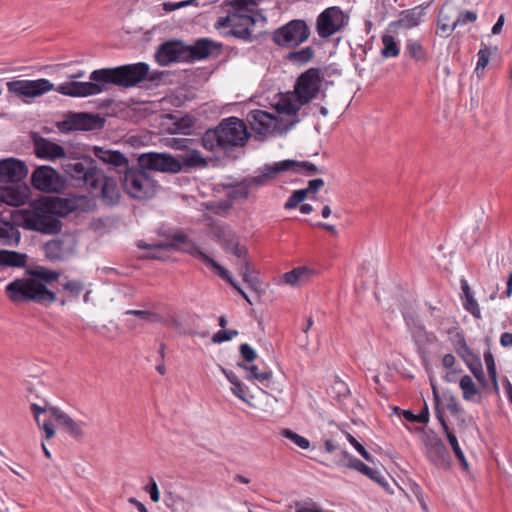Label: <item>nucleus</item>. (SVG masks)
Here are the masks:
<instances>
[{"instance_id":"nucleus-1","label":"nucleus","mask_w":512,"mask_h":512,"mask_svg":"<svg viewBox=\"0 0 512 512\" xmlns=\"http://www.w3.org/2000/svg\"><path fill=\"white\" fill-rule=\"evenodd\" d=\"M149 65L144 62L122 65L113 68L94 70L89 81H68L59 84L55 91L70 97H88L108 90L109 85L130 88L146 79Z\"/></svg>"},{"instance_id":"nucleus-2","label":"nucleus","mask_w":512,"mask_h":512,"mask_svg":"<svg viewBox=\"0 0 512 512\" xmlns=\"http://www.w3.org/2000/svg\"><path fill=\"white\" fill-rule=\"evenodd\" d=\"M62 169L74 185L84 186L91 192L99 191L105 205L113 206L119 202L121 194L117 179L98 168L93 158L66 159L62 163Z\"/></svg>"},{"instance_id":"nucleus-3","label":"nucleus","mask_w":512,"mask_h":512,"mask_svg":"<svg viewBox=\"0 0 512 512\" xmlns=\"http://www.w3.org/2000/svg\"><path fill=\"white\" fill-rule=\"evenodd\" d=\"M28 174L26 164L16 158L0 160V183L11 184L0 186V201L10 206H21L27 202L30 189L19 184Z\"/></svg>"},{"instance_id":"nucleus-4","label":"nucleus","mask_w":512,"mask_h":512,"mask_svg":"<svg viewBox=\"0 0 512 512\" xmlns=\"http://www.w3.org/2000/svg\"><path fill=\"white\" fill-rule=\"evenodd\" d=\"M138 165L144 171L153 170L179 173L198 167H205L207 161L202 155H198L195 152H190L189 156L180 158H174L173 155L167 153L149 152L143 153L138 157Z\"/></svg>"},{"instance_id":"nucleus-5","label":"nucleus","mask_w":512,"mask_h":512,"mask_svg":"<svg viewBox=\"0 0 512 512\" xmlns=\"http://www.w3.org/2000/svg\"><path fill=\"white\" fill-rule=\"evenodd\" d=\"M290 162H275L265 164L258 169L256 176H247L240 181L225 186L227 197L231 200L247 199L251 191L264 186L270 179L281 170L287 168Z\"/></svg>"},{"instance_id":"nucleus-6","label":"nucleus","mask_w":512,"mask_h":512,"mask_svg":"<svg viewBox=\"0 0 512 512\" xmlns=\"http://www.w3.org/2000/svg\"><path fill=\"white\" fill-rule=\"evenodd\" d=\"M122 185L126 193L137 200L152 198L157 189V183L142 168H128L124 172Z\"/></svg>"},{"instance_id":"nucleus-7","label":"nucleus","mask_w":512,"mask_h":512,"mask_svg":"<svg viewBox=\"0 0 512 512\" xmlns=\"http://www.w3.org/2000/svg\"><path fill=\"white\" fill-rule=\"evenodd\" d=\"M309 36L307 23L302 19H293L273 31L272 41L278 47L294 49L306 42Z\"/></svg>"},{"instance_id":"nucleus-8","label":"nucleus","mask_w":512,"mask_h":512,"mask_svg":"<svg viewBox=\"0 0 512 512\" xmlns=\"http://www.w3.org/2000/svg\"><path fill=\"white\" fill-rule=\"evenodd\" d=\"M421 431V443L423 453L430 464L438 469L449 470L452 466V458L442 439L433 431Z\"/></svg>"},{"instance_id":"nucleus-9","label":"nucleus","mask_w":512,"mask_h":512,"mask_svg":"<svg viewBox=\"0 0 512 512\" xmlns=\"http://www.w3.org/2000/svg\"><path fill=\"white\" fill-rule=\"evenodd\" d=\"M323 76L320 68H309L297 77L292 95L300 104L310 103L320 92Z\"/></svg>"},{"instance_id":"nucleus-10","label":"nucleus","mask_w":512,"mask_h":512,"mask_svg":"<svg viewBox=\"0 0 512 512\" xmlns=\"http://www.w3.org/2000/svg\"><path fill=\"white\" fill-rule=\"evenodd\" d=\"M217 128L220 133L223 150L242 147L250 138L245 122L237 117L222 119Z\"/></svg>"},{"instance_id":"nucleus-11","label":"nucleus","mask_w":512,"mask_h":512,"mask_svg":"<svg viewBox=\"0 0 512 512\" xmlns=\"http://www.w3.org/2000/svg\"><path fill=\"white\" fill-rule=\"evenodd\" d=\"M345 24V15L340 7L326 8L317 18L316 29L318 35L325 39L338 32Z\"/></svg>"},{"instance_id":"nucleus-12","label":"nucleus","mask_w":512,"mask_h":512,"mask_svg":"<svg viewBox=\"0 0 512 512\" xmlns=\"http://www.w3.org/2000/svg\"><path fill=\"white\" fill-rule=\"evenodd\" d=\"M34 189L48 193H59L64 189V181L51 166H39L34 169Z\"/></svg>"},{"instance_id":"nucleus-13","label":"nucleus","mask_w":512,"mask_h":512,"mask_svg":"<svg viewBox=\"0 0 512 512\" xmlns=\"http://www.w3.org/2000/svg\"><path fill=\"white\" fill-rule=\"evenodd\" d=\"M105 125V119L98 114L86 112H70L63 122L67 130L92 131L102 129Z\"/></svg>"},{"instance_id":"nucleus-14","label":"nucleus","mask_w":512,"mask_h":512,"mask_svg":"<svg viewBox=\"0 0 512 512\" xmlns=\"http://www.w3.org/2000/svg\"><path fill=\"white\" fill-rule=\"evenodd\" d=\"M155 57L161 66H167L172 62H187L186 45L178 40L166 41L159 46Z\"/></svg>"},{"instance_id":"nucleus-15","label":"nucleus","mask_w":512,"mask_h":512,"mask_svg":"<svg viewBox=\"0 0 512 512\" xmlns=\"http://www.w3.org/2000/svg\"><path fill=\"white\" fill-rule=\"evenodd\" d=\"M304 105L305 104H300L297 97H294L293 95L283 98L277 103L276 110L282 117V121L285 122L286 130L294 127L304 116H306V113H303L302 116H300L301 108Z\"/></svg>"},{"instance_id":"nucleus-16","label":"nucleus","mask_w":512,"mask_h":512,"mask_svg":"<svg viewBox=\"0 0 512 512\" xmlns=\"http://www.w3.org/2000/svg\"><path fill=\"white\" fill-rule=\"evenodd\" d=\"M62 223L54 214H50L49 210L40 206L34 200V231L43 234H55L60 232Z\"/></svg>"},{"instance_id":"nucleus-17","label":"nucleus","mask_w":512,"mask_h":512,"mask_svg":"<svg viewBox=\"0 0 512 512\" xmlns=\"http://www.w3.org/2000/svg\"><path fill=\"white\" fill-rule=\"evenodd\" d=\"M34 156L53 162L58 159H66V151L61 145L34 133Z\"/></svg>"},{"instance_id":"nucleus-18","label":"nucleus","mask_w":512,"mask_h":512,"mask_svg":"<svg viewBox=\"0 0 512 512\" xmlns=\"http://www.w3.org/2000/svg\"><path fill=\"white\" fill-rule=\"evenodd\" d=\"M53 410H60L52 406L50 402L43 400V403H34V420L37 426L44 433L45 439H50L55 435V428L52 419L56 420V413Z\"/></svg>"},{"instance_id":"nucleus-19","label":"nucleus","mask_w":512,"mask_h":512,"mask_svg":"<svg viewBox=\"0 0 512 512\" xmlns=\"http://www.w3.org/2000/svg\"><path fill=\"white\" fill-rule=\"evenodd\" d=\"M26 272L28 277L16 279L5 288L7 296L15 304L32 301V269L28 268Z\"/></svg>"},{"instance_id":"nucleus-20","label":"nucleus","mask_w":512,"mask_h":512,"mask_svg":"<svg viewBox=\"0 0 512 512\" xmlns=\"http://www.w3.org/2000/svg\"><path fill=\"white\" fill-rule=\"evenodd\" d=\"M190 253L193 257L203 262V264H205L206 267L215 271L221 279L228 282L246 301L250 303L248 295L241 289L239 284L234 281V279L232 278L227 269L222 267L213 258L204 253L199 247H193Z\"/></svg>"},{"instance_id":"nucleus-21","label":"nucleus","mask_w":512,"mask_h":512,"mask_svg":"<svg viewBox=\"0 0 512 512\" xmlns=\"http://www.w3.org/2000/svg\"><path fill=\"white\" fill-rule=\"evenodd\" d=\"M215 234L220 245L226 252L232 253L237 258L247 256V248L239 245L237 235L228 226H217Z\"/></svg>"},{"instance_id":"nucleus-22","label":"nucleus","mask_w":512,"mask_h":512,"mask_svg":"<svg viewBox=\"0 0 512 512\" xmlns=\"http://www.w3.org/2000/svg\"><path fill=\"white\" fill-rule=\"evenodd\" d=\"M247 121L256 134L267 135L276 127L277 118L271 113L255 109L248 113Z\"/></svg>"},{"instance_id":"nucleus-23","label":"nucleus","mask_w":512,"mask_h":512,"mask_svg":"<svg viewBox=\"0 0 512 512\" xmlns=\"http://www.w3.org/2000/svg\"><path fill=\"white\" fill-rule=\"evenodd\" d=\"M222 45L207 38L198 39L193 45H186L187 62L201 60L213 53H220Z\"/></svg>"},{"instance_id":"nucleus-24","label":"nucleus","mask_w":512,"mask_h":512,"mask_svg":"<svg viewBox=\"0 0 512 512\" xmlns=\"http://www.w3.org/2000/svg\"><path fill=\"white\" fill-rule=\"evenodd\" d=\"M426 15V7L419 5L411 9H406L400 12L399 18L390 23V27L394 29H412L421 24Z\"/></svg>"},{"instance_id":"nucleus-25","label":"nucleus","mask_w":512,"mask_h":512,"mask_svg":"<svg viewBox=\"0 0 512 512\" xmlns=\"http://www.w3.org/2000/svg\"><path fill=\"white\" fill-rule=\"evenodd\" d=\"M40 206L49 210L50 214L56 217H65L73 212L76 208V202L68 198L47 197L43 201L36 200Z\"/></svg>"},{"instance_id":"nucleus-26","label":"nucleus","mask_w":512,"mask_h":512,"mask_svg":"<svg viewBox=\"0 0 512 512\" xmlns=\"http://www.w3.org/2000/svg\"><path fill=\"white\" fill-rule=\"evenodd\" d=\"M256 23L254 17L248 13H234L233 25L230 34L238 39L250 41L252 33L250 28Z\"/></svg>"},{"instance_id":"nucleus-27","label":"nucleus","mask_w":512,"mask_h":512,"mask_svg":"<svg viewBox=\"0 0 512 512\" xmlns=\"http://www.w3.org/2000/svg\"><path fill=\"white\" fill-rule=\"evenodd\" d=\"M94 155L102 162L119 169V171L125 172L129 168L128 159L120 151L105 150L96 146L94 147Z\"/></svg>"},{"instance_id":"nucleus-28","label":"nucleus","mask_w":512,"mask_h":512,"mask_svg":"<svg viewBox=\"0 0 512 512\" xmlns=\"http://www.w3.org/2000/svg\"><path fill=\"white\" fill-rule=\"evenodd\" d=\"M53 412L56 413V421L62 426L66 433L77 441H80L83 438V422L75 421L62 410H53Z\"/></svg>"},{"instance_id":"nucleus-29","label":"nucleus","mask_w":512,"mask_h":512,"mask_svg":"<svg viewBox=\"0 0 512 512\" xmlns=\"http://www.w3.org/2000/svg\"><path fill=\"white\" fill-rule=\"evenodd\" d=\"M67 242H73V239L70 236H65L45 243L44 251L46 257L50 260L64 259L69 250V248L66 247Z\"/></svg>"},{"instance_id":"nucleus-30","label":"nucleus","mask_w":512,"mask_h":512,"mask_svg":"<svg viewBox=\"0 0 512 512\" xmlns=\"http://www.w3.org/2000/svg\"><path fill=\"white\" fill-rule=\"evenodd\" d=\"M20 240L18 229L9 221L0 219V245L16 246Z\"/></svg>"},{"instance_id":"nucleus-31","label":"nucleus","mask_w":512,"mask_h":512,"mask_svg":"<svg viewBox=\"0 0 512 512\" xmlns=\"http://www.w3.org/2000/svg\"><path fill=\"white\" fill-rule=\"evenodd\" d=\"M462 360L466 363L467 367L471 371V373L475 376V378L480 382L485 384V375L483 372L482 362L476 353L473 352L472 349L460 355Z\"/></svg>"},{"instance_id":"nucleus-32","label":"nucleus","mask_w":512,"mask_h":512,"mask_svg":"<svg viewBox=\"0 0 512 512\" xmlns=\"http://www.w3.org/2000/svg\"><path fill=\"white\" fill-rule=\"evenodd\" d=\"M193 145L194 140L190 138H170L167 140V146L179 151V153L173 156L174 158L189 156L190 152H195L198 155H202L200 151L193 148Z\"/></svg>"},{"instance_id":"nucleus-33","label":"nucleus","mask_w":512,"mask_h":512,"mask_svg":"<svg viewBox=\"0 0 512 512\" xmlns=\"http://www.w3.org/2000/svg\"><path fill=\"white\" fill-rule=\"evenodd\" d=\"M188 240V237L184 233H176L172 236V240L170 242H161L156 244H147L144 242H140L138 247L141 249L147 250H173L179 244H185Z\"/></svg>"},{"instance_id":"nucleus-34","label":"nucleus","mask_w":512,"mask_h":512,"mask_svg":"<svg viewBox=\"0 0 512 512\" xmlns=\"http://www.w3.org/2000/svg\"><path fill=\"white\" fill-rule=\"evenodd\" d=\"M313 270L306 267V266H300L297 268L292 269L289 272H286L283 275V280L286 284L295 286L297 284H300L302 282H306L310 279V277L313 275Z\"/></svg>"},{"instance_id":"nucleus-35","label":"nucleus","mask_w":512,"mask_h":512,"mask_svg":"<svg viewBox=\"0 0 512 512\" xmlns=\"http://www.w3.org/2000/svg\"><path fill=\"white\" fill-rule=\"evenodd\" d=\"M27 262V255L16 251L0 250V265L7 267H23Z\"/></svg>"},{"instance_id":"nucleus-36","label":"nucleus","mask_w":512,"mask_h":512,"mask_svg":"<svg viewBox=\"0 0 512 512\" xmlns=\"http://www.w3.org/2000/svg\"><path fill=\"white\" fill-rule=\"evenodd\" d=\"M238 366L247 372L246 378L249 381L265 383L272 378V373L270 371H260L258 366L254 364L249 365L245 362H239Z\"/></svg>"},{"instance_id":"nucleus-37","label":"nucleus","mask_w":512,"mask_h":512,"mask_svg":"<svg viewBox=\"0 0 512 512\" xmlns=\"http://www.w3.org/2000/svg\"><path fill=\"white\" fill-rule=\"evenodd\" d=\"M55 300V293L49 290L44 283L34 279V302L49 305Z\"/></svg>"},{"instance_id":"nucleus-38","label":"nucleus","mask_w":512,"mask_h":512,"mask_svg":"<svg viewBox=\"0 0 512 512\" xmlns=\"http://www.w3.org/2000/svg\"><path fill=\"white\" fill-rule=\"evenodd\" d=\"M314 53V49L308 46L298 51L289 52L286 59L294 64L304 65L312 60Z\"/></svg>"},{"instance_id":"nucleus-39","label":"nucleus","mask_w":512,"mask_h":512,"mask_svg":"<svg viewBox=\"0 0 512 512\" xmlns=\"http://www.w3.org/2000/svg\"><path fill=\"white\" fill-rule=\"evenodd\" d=\"M405 53L416 61H425L427 52L422 44L415 39H408L405 45Z\"/></svg>"},{"instance_id":"nucleus-40","label":"nucleus","mask_w":512,"mask_h":512,"mask_svg":"<svg viewBox=\"0 0 512 512\" xmlns=\"http://www.w3.org/2000/svg\"><path fill=\"white\" fill-rule=\"evenodd\" d=\"M202 145L209 151H214L216 148L222 149V142L220 140V133L217 127L208 129L201 138Z\"/></svg>"},{"instance_id":"nucleus-41","label":"nucleus","mask_w":512,"mask_h":512,"mask_svg":"<svg viewBox=\"0 0 512 512\" xmlns=\"http://www.w3.org/2000/svg\"><path fill=\"white\" fill-rule=\"evenodd\" d=\"M9 92L17 96L32 97V80H17L7 83Z\"/></svg>"},{"instance_id":"nucleus-42","label":"nucleus","mask_w":512,"mask_h":512,"mask_svg":"<svg viewBox=\"0 0 512 512\" xmlns=\"http://www.w3.org/2000/svg\"><path fill=\"white\" fill-rule=\"evenodd\" d=\"M459 386L462 390L463 398L466 401H472L476 395L480 394L479 389L469 375L461 377Z\"/></svg>"},{"instance_id":"nucleus-43","label":"nucleus","mask_w":512,"mask_h":512,"mask_svg":"<svg viewBox=\"0 0 512 512\" xmlns=\"http://www.w3.org/2000/svg\"><path fill=\"white\" fill-rule=\"evenodd\" d=\"M445 435H446L447 440H448L456 458L458 459L460 465L462 466V468L464 470H468V468H469L468 461L464 455V452L462 451V449L459 445L456 435L454 434V432L452 430L449 431L448 433H445Z\"/></svg>"},{"instance_id":"nucleus-44","label":"nucleus","mask_w":512,"mask_h":512,"mask_svg":"<svg viewBox=\"0 0 512 512\" xmlns=\"http://www.w3.org/2000/svg\"><path fill=\"white\" fill-rule=\"evenodd\" d=\"M383 49L381 55L385 58L397 57L400 53V48L391 35H384L382 37Z\"/></svg>"},{"instance_id":"nucleus-45","label":"nucleus","mask_w":512,"mask_h":512,"mask_svg":"<svg viewBox=\"0 0 512 512\" xmlns=\"http://www.w3.org/2000/svg\"><path fill=\"white\" fill-rule=\"evenodd\" d=\"M282 162H290V163L286 169L281 170L280 172H285V171H290V170L305 171L310 174H316L319 172L317 166L308 161L299 162L296 160L287 159V160H283Z\"/></svg>"},{"instance_id":"nucleus-46","label":"nucleus","mask_w":512,"mask_h":512,"mask_svg":"<svg viewBox=\"0 0 512 512\" xmlns=\"http://www.w3.org/2000/svg\"><path fill=\"white\" fill-rule=\"evenodd\" d=\"M261 0H231L229 5L235 10V13H252Z\"/></svg>"},{"instance_id":"nucleus-47","label":"nucleus","mask_w":512,"mask_h":512,"mask_svg":"<svg viewBox=\"0 0 512 512\" xmlns=\"http://www.w3.org/2000/svg\"><path fill=\"white\" fill-rule=\"evenodd\" d=\"M60 273L52 270L45 269L43 267H34V279L47 284L58 280Z\"/></svg>"},{"instance_id":"nucleus-48","label":"nucleus","mask_w":512,"mask_h":512,"mask_svg":"<svg viewBox=\"0 0 512 512\" xmlns=\"http://www.w3.org/2000/svg\"><path fill=\"white\" fill-rule=\"evenodd\" d=\"M280 434L303 450L308 449L310 446V442L307 438L295 433L288 428L282 429Z\"/></svg>"},{"instance_id":"nucleus-49","label":"nucleus","mask_w":512,"mask_h":512,"mask_svg":"<svg viewBox=\"0 0 512 512\" xmlns=\"http://www.w3.org/2000/svg\"><path fill=\"white\" fill-rule=\"evenodd\" d=\"M125 315L136 316L152 323L164 322V318L160 314L147 310H127L125 311Z\"/></svg>"},{"instance_id":"nucleus-50","label":"nucleus","mask_w":512,"mask_h":512,"mask_svg":"<svg viewBox=\"0 0 512 512\" xmlns=\"http://www.w3.org/2000/svg\"><path fill=\"white\" fill-rule=\"evenodd\" d=\"M403 417L405 420L413 423H427L429 421V409L428 406L425 404L422 411L418 414L413 413L410 410H404L403 411Z\"/></svg>"},{"instance_id":"nucleus-51","label":"nucleus","mask_w":512,"mask_h":512,"mask_svg":"<svg viewBox=\"0 0 512 512\" xmlns=\"http://www.w3.org/2000/svg\"><path fill=\"white\" fill-rule=\"evenodd\" d=\"M308 193L309 192L306 188L293 191L292 194L289 196L288 200L286 201V203L284 204V208L286 210L296 208L301 202H303L306 199Z\"/></svg>"},{"instance_id":"nucleus-52","label":"nucleus","mask_w":512,"mask_h":512,"mask_svg":"<svg viewBox=\"0 0 512 512\" xmlns=\"http://www.w3.org/2000/svg\"><path fill=\"white\" fill-rule=\"evenodd\" d=\"M343 458L347 460V463L345 464L348 468L354 469L361 474H364V472H368V467L366 464H364L361 460L354 457L353 455L349 454L347 451L342 452Z\"/></svg>"},{"instance_id":"nucleus-53","label":"nucleus","mask_w":512,"mask_h":512,"mask_svg":"<svg viewBox=\"0 0 512 512\" xmlns=\"http://www.w3.org/2000/svg\"><path fill=\"white\" fill-rule=\"evenodd\" d=\"M195 125V119L192 116L186 115L175 122V129L177 132L189 135Z\"/></svg>"},{"instance_id":"nucleus-54","label":"nucleus","mask_w":512,"mask_h":512,"mask_svg":"<svg viewBox=\"0 0 512 512\" xmlns=\"http://www.w3.org/2000/svg\"><path fill=\"white\" fill-rule=\"evenodd\" d=\"M51 395V388L46 386L43 380H39L37 384H34V397L37 399L36 403H43V400L49 402V396Z\"/></svg>"},{"instance_id":"nucleus-55","label":"nucleus","mask_w":512,"mask_h":512,"mask_svg":"<svg viewBox=\"0 0 512 512\" xmlns=\"http://www.w3.org/2000/svg\"><path fill=\"white\" fill-rule=\"evenodd\" d=\"M484 360H485L488 374H489L491 380L493 381L495 388L498 389L495 360H494L493 354L491 353V351L489 349L484 352Z\"/></svg>"},{"instance_id":"nucleus-56","label":"nucleus","mask_w":512,"mask_h":512,"mask_svg":"<svg viewBox=\"0 0 512 512\" xmlns=\"http://www.w3.org/2000/svg\"><path fill=\"white\" fill-rule=\"evenodd\" d=\"M15 222L21 224L25 229L32 230V211L19 210L13 215Z\"/></svg>"},{"instance_id":"nucleus-57","label":"nucleus","mask_w":512,"mask_h":512,"mask_svg":"<svg viewBox=\"0 0 512 512\" xmlns=\"http://www.w3.org/2000/svg\"><path fill=\"white\" fill-rule=\"evenodd\" d=\"M463 306L466 311L473 315V317H475L476 319L481 318V311L477 301L473 297V294L464 296Z\"/></svg>"},{"instance_id":"nucleus-58","label":"nucleus","mask_w":512,"mask_h":512,"mask_svg":"<svg viewBox=\"0 0 512 512\" xmlns=\"http://www.w3.org/2000/svg\"><path fill=\"white\" fill-rule=\"evenodd\" d=\"M53 83H51L47 79H37L34 80V98L41 96L51 90H55Z\"/></svg>"},{"instance_id":"nucleus-59","label":"nucleus","mask_w":512,"mask_h":512,"mask_svg":"<svg viewBox=\"0 0 512 512\" xmlns=\"http://www.w3.org/2000/svg\"><path fill=\"white\" fill-rule=\"evenodd\" d=\"M477 20V14L474 11H460L457 18L453 21V27L463 26L469 22H475Z\"/></svg>"},{"instance_id":"nucleus-60","label":"nucleus","mask_w":512,"mask_h":512,"mask_svg":"<svg viewBox=\"0 0 512 512\" xmlns=\"http://www.w3.org/2000/svg\"><path fill=\"white\" fill-rule=\"evenodd\" d=\"M490 55H491V50L487 46L482 47L478 51V53H477L478 61H477V65L475 68L476 72H478L479 70H484L487 67V65L489 63Z\"/></svg>"},{"instance_id":"nucleus-61","label":"nucleus","mask_w":512,"mask_h":512,"mask_svg":"<svg viewBox=\"0 0 512 512\" xmlns=\"http://www.w3.org/2000/svg\"><path fill=\"white\" fill-rule=\"evenodd\" d=\"M239 332L237 330H226L222 329L216 332L212 336L213 343H223L232 340L235 336H237Z\"/></svg>"},{"instance_id":"nucleus-62","label":"nucleus","mask_w":512,"mask_h":512,"mask_svg":"<svg viewBox=\"0 0 512 512\" xmlns=\"http://www.w3.org/2000/svg\"><path fill=\"white\" fill-rule=\"evenodd\" d=\"M363 475L367 476L369 479L376 482L384 489H386V490L388 489L389 484H388L385 476L380 471L368 467V472H364Z\"/></svg>"},{"instance_id":"nucleus-63","label":"nucleus","mask_w":512,"mask_h":512,"mask_svg":"<svg viewBox=\"0 0 512 512\" xmlns=\"http://www.w3.org/2000/svg\"><path fill=\"white\" fill-rule=\"evenodd\" d=\"M453 344H454V349L459 356L471 349L467 345L465 336L462 331L456 332L455 341Z\"/></svg>"},{"instance_id":"nucleus-64","label":"nucleus","mask_w":512,"mask_h":512,"mask_svg":"<svg viewBox=\"0 0 512 512\" xmlns=\"http://www.w3.org/2000/svg\"><path fill=\"white\" fill-rule=\"evenodd\" d=\"M456 9L454 7H449L448 5H443L439 10L437 21L442 23L451 24V20L453 15L455 14Z\"/></svg>"}]
</instances>
